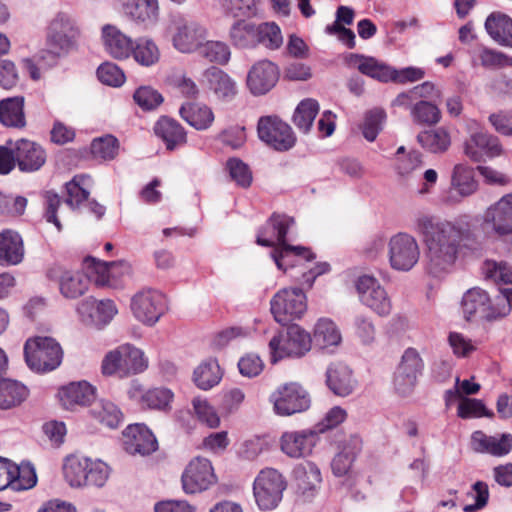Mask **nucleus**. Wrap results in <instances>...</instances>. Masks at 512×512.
I'll return each instance as SVG.
<instances>
[{
	"mask_svg": "<svg viewBox=\"0 0 512 512\" xmlns=\"http://www.w3.org/2000/svg\"><path fill=\"white\" fill-rule=\"evenodd\" d=\"M413 228L422 236L426 247V270L435 277L453 269L462 242L472 234L469 222L464 219L441 220L423 213L415 217Z\"/></svg>",
	"mask_w": 512,
	"mask_h": 512,
	"instance_id": "f257e3e1",
	"label": "nucleus"
},
{
	"mask_svg": "<svg viewBox=\"0 0 512 512\" xmlns=\"http://www.w3.org/2000/svg\"><path fill=\"white\" fill-rule=\"evenodd\" d=\"M294 224V220L286 215L273 214L263 228L258 232L256 242L258 245L276 248L271 256L278 269L287 272L289 268L302 266L305 262L315 258L307 248L288 245L285 237Z\"/></svg>",
	"mask_w": 512,
	"mask_h": 512,
	"instance_id": "f03ea898",
	"label": "nucleus"
},
{
	"mask_svg": "<svg viewBox=\"0 0 512 512\" xmlns=\"http://www.w3.org/2000/svg\"><path fill=\"white\" fill-rule=\"evenodd\" d=\"M148 366V357L142 349L133 344L124 343L104 355L101 372L104 376L124 379L143 373Z\"/></svg>",
	"mask_w": 512,
	"mask_h": 512,
	"instance_id": "7ed1b4c3",
	"label": "nucleus"
},
{
	"mask_svg": "<svg viewBox=\"0 0 512 512\" xmlns=\"http://www.w3.org/2000/svg\"><path fill=\"white\" fill-rule=\"evenodd\" d=\"M82 35L81 27L75 16L59 11L49 21L46 28L48 51L56 57L68 55L77 49Z\"/></svg>",
	"mask_w": 512,
	"mask_h": 512,
	"instance_id": "20e7f679",
	"label": "nucleus"
},
{
	"mask_svg": "<svg viewBox=\"0 0 512 512\" xmlns=\"http://www.w3.org/2000/svg\"><path fill=\"white\" fill-rule=\"evenodd\" d=\"M167 31L172 46L183 54L197 52L208 37V30L203 24L181 13L170 16Z\"/></svg>",
	"mask_w": 512,
	"mask_h": 512,
	"instance_id": "39448f33",
	"label": "nucleus"
},
{
	"mask_svg": "<svg viewBox=\"0 0 512 512\" xmlns=\"http://www.w3.org/2000/svg\"><path fill=\"white\" fill-rule=\"evenodd\" d=\"M25 360L35 372H49L62 362L63 351L60 344L51 337L29 338L24 346Z\"/></svg>",
	"mask_w": 512,
	"mask_h": 512,
	"instance_id": "423d86ee",
	"label": "nucleus"
},
{
	"mask_svg": "<svg viewBox=\"0 0 512 512\" xmlns=\"http://www.w3.org/2000/svg\"><path fill=\"white\" fill-rule=\"evenodd\" d=\"M311 335L298 325L290 326L285 333L275 335L269 342L271 362L303 357L311 349Z\"/></svg>",
	"mask_w": 512,
	"mask_h": 512,
	"instance_id": "0eeeda50",
	"label": "nucleus"
},
{
	"mask_svg": "<svg viewBox=\"0 0 512 512\" xmlns=\"http://www.w3.org/2000/svg\"><path fill=\"white\" fill-rule=\"evenodd\" d=\"M285 489V480L277 470H261L253 483V496L258 508L262 511L275 509L281 502Z\"/></svg>",
	"mask_w": 512,
	"mask_h": 512,
	"instance_id": "6e6552de",
	"label": "nucleus"
},
{
	"mask_svg": "<svg viewBox=\"0 0 512 512\" xmlns=\"http://www.w3.org/2000/svg\"><path fill=\"white\" fill-rule=\"evenodd\" d=\"M270 310L276 322L287 325L305 314L306 295L300 288H283L272 297Z\"/></svg>",
	"mask_w": 512,
	"mask_h": 512,
	"instance_id": "1a4fd4ad",
	"label": "nucleus"
},
{
	"mask_svg": "<svg viewBox=\"0 0 512 512\" xmlns=\"http://www.w3.org/2000/svg\"><path fill=\"white\" fill-rule=\"evenodd\" d=\"M274 412L279 416H291L307 410L310 397L297 382L285 383L277 387L269 397Z\"/></svg>",
	"mask_w": 512,
	"mask_h": 512,
	"instance_id": "9d476101",
	"label": "nucleus"
},
{
	"mask_svg": "<svg viewBox=\"0 0 512 512\" xmlns=\"http://www.w3.org/2000/svg\"><path fill=\"white\" fill-rule=\"evenodd\" d=\"M387 248L389 264L396 271H410L419 261V244L408 233L399 232L393 235L387 242Z\"/></svg>",
	"mask_w": 512,
	"mask_h": 512,
	"instance_id": "9b49d317",
	"label": "nucleus"
},
{
	"mask_svg": "<svg viewBox=\"0 0 512 512\" xmlns=\"http://www.w3.org/2000/svg\"><path fill=\"white\" fill-rule=\"evenodd\" d=\"M483 231L499 238L512 236V192L503 195L482 214Z\"/></svg>",
	"mask_w": 512,
	"mask_h": 512,
	"instance_id": "f8f14e48",
	"label": "nucleus"
},
{
	"mask_svg": "<svg viewBox=\"0 0 512 512\" xmlns=\"http://www.w3.org/2000/svg\"><path fill=\"white\" fill-rule=\"evenodd\" d=\"M469 137L464 142V153L474 162H480L487 157H497L503 152L498 137L479 128V123L471 120L468 123Z\"/></svg>",
	"mask_w": 512,
	"mask_h": 512,
	"instance_id": "ddd939ff",
	"label": "nucleus"
},
{
	"mask_svg": "<svg viewBox=\"0 0 512 512\" xmlns=\"http://www.w3.org/2000/svg\"><path fill=\"white\" fill-rule=\"evenodd\" d=\"M355 287L363 305L381 317L390 315L392 301L378 279L372 275L363 274L357 278Z\"/></svg>",
	"mask_w": 512,
	"mask_h": 512,
	"instance_id": "4468645a",
	"label": "nucleus"
},
{
	"mask_svg": "<svg viewBox=\"0 0 512 512\" xmlns=\"http://www.w3.org/2000/svg\"><path fill=\"white\" fill-rule=\"evenodd\" d=\"M257 131L260 140L277 151H287L296 143L292 128L276 116L261 117Z\"/></svg>",
	"mask_w": 512,
	"mask_h": 512,
	"instance_id": "2eb2a0df",
	"label": "nucleus"
},
{
	"mask_svg": "<svg viewBox=\"0 0 512 512\" xmlns=\"http://www.w3.org/2000/svg\"><path fill=\"white\" fill-rule=\"evenodd\" d=\"M424 362L415 348H407L394 373L393 384L401 396L409 395L416 386L418 377L422 374Z\"/></svg>",
	"mask_w": 512,
	"mask_h": 512,
	"instance_id": "dca6fc26",
	"label": "nucleus"
},
{
	"mask_svg": "<svg viewBox=\"0 0 512 512\" xmlns=\"http://www.w3.org/2000/svg\"><path fill=\"white\" fill-rule=\"evenodd\" d=\"M217 481L210 460L204 457H194L185 467L181 483L186 494H196L209 489Z\"/></svg>",
	"mask_w": 512,
	"mask_h": 512,
	"instance_id": "f3484780",
	"label": "nucleus"
},
{
	"mask_svg": "<svg viewBox=\"0 0 512 512\" xmlns=\"http://www.w3.org/2000/svg\"><path fill=\"white\" fill-rule=\"evenodd\" d=\"M131 309L139 321L154 325L167 310L166 297L158 290H142L133 296Z\"/></svg>",
	"mask_w": 512,
	"mask_h": 512,
	"instance_id": "a211bd4d",
	"label": "nucleus"
},
{
	"mask_svg": "<svg viewBox=\"0 0 512 512\" xmlns=\"http://www.w3.org/2000/svg\"><path fill=\"white\" fill-rule=\"evenodd\" d=\"M279 75L276 64L269 60H260L248 71L246 84L253 95H264L276 85Z\"/></svg>",
	"mask_w": 512,
	"mask_h": 512,
	"instance_id": "6ab92c4d",
	"label": "nucleus"
},
{
	"mask_svg": "<svg viewBox=\"0 0 512 512\" xmlns=\"http://www.w3.org/2000/svg\"><path fill=\"white\" fill-rule=\"evenodd\" d=\"M123 446L131 455H149L157 450L154 434L144 424H131L123 431Z\"/></svg>",
	"mask_w": 512,
	"mask_h": 512,
	"instance_id": "aec40b11",
	"label": "nucleus"
},
{
	"mask_svg": "<svg viewBox=\"0 0 512 512\" xmlns=\"http://www.w3.org/2000/svg\"><path fill=\"white\" fill-rule=\"evenodd\" d=\"M48 277L59 282L60 293L65 298L75 299L82 296L89 288L90 275L80 271L63 270L60 267L52 268Z\"/></svg>",
	"mask_w": 512,
	"mask_h": 512,
	"instance_id": "412c9836",
	"label": "nucleus"
},
{
	"mask_svg": "<svg viewBox=\"0 0 512 512\" xmlns=\"http://www.w3.org/2000/svg\"><path fill=\"white\" fill-rule=\"evenodd\" d=\"M462 310L467 320L474 316L487 320L497 318L496 304L492 305L487 292L480 288H472L464 294Z\"/></svg>",
	"mask_w": 512,
	"mask_h": 512,
	"instance_id": "4be33fe9",
	"label": "nucleus"
},
{
	"mask_svg": "<svg viewBox=\"0 0 512 512\" xmlns=\"http://www.w3.org/2000/svg\"><path fill=\"white\" fill-rule=\"evenodd\" d=\"M101 39L105 51L114 59L125 60L131 57L134 40L117 26L104 25L101 29Z\"/></svg>",
	"mask_w": 512,
	"mask_h": 512,
	"instance_id": "5701e85b",
	"label": "nucleus"
},
{
	"mask_svg": "<svg viewBox=\"0 0 512 512\" xmlns=\"http://www.w3.org/2000/svg\"><path fill=\"white\" fill-rule=\"evenodd\" d=\"M317 441V432L309 429L285 432L280 439L282 451L293 458L309 455Z\"/></svg>",
	"mask_w": 512,
	"mask_h": 512,
	"instance_id": "b1692460",
	"label": "nucleus"
},
{
	"mask_svg": "<svg viewBox=\"0 0 512 512\" xmlns=\"http://www.w3.org/2000/svg\"><path fill=\"white\" fill-rule=\"evenodd\" d=\"M14 157L19 169L23 172L37 171L46 162L45 150L38 143L28 139L16 141Z\"/></svg>",
	"mask_w": 512,
	"mask_h": 512,
	"instance_id": "393cba45",
	"label": "nucleus"
},
{
	"mask_svg": "<svg viewBox=\"0 0 512 512\" xmlns=\"http://www.w3.org/2000/svg\"><path fill=\"white\" fill-rule=\"evenodd\" d=\"M471 447L478 453L502 457L512 450V435L503 433L490 436L482 431H475L471 436Z\"/></svg>",
	"mask_w": 512,
	"mask_h": 512,
	"instance_id": "a878e982",
	"label": "nucleus"
},
{
	"mask_svg": "<svg viewBox=\"0 0 512 512\" xmlns=\"http://www.w3.org/2000/svg\"><path fill=\"white\" fill-rule=\"evenodd\" d=\"M203 78L209 90L221 101L229 102L238 93L236 81L218 67L212 66L206 69L203 73Z\"/></svg>",
	"mask_w": 512,
	"mask_h": 512,
	"instance_id": "bb28decb",
	"label": "nucleus"
},
{
	"mask_svg": "<svg viewBox=\"0 0 512 512\" xmlns=\"http://www.w3.org/2000/svg\"><path fill=\"white\" fill-rule=\"evenodd\" d=\"M326 385L337 396L351 394L356 386L352 370L344 363H331L326 370Z\"/></svg>",
	"mask_w": 512,
	"mask_h": 512,
	"instance_id": "cd10ccee",
	"label": "nucleus"
},
{
	"mask_svg": "<svg viewBox=\"0 0 512 512\" xmlns=\"http://www.w3.org/2000/svg\"><path fill=\"white\" fill-rule=\"evenodd\" d=\"M348 67L357 69L364 75L376 80L387 82L391 78V67L373 57L350 53L345 57Z\"/></svg>",
	"mask_w": 512,
	"mask_h": 512,
	"instance_id": "c85d7f7f",
	"label": "nucleus"
},
{
	"mask_svg": "<svg viewBox=\"0 0 512 512\" xmlns=\"http://www.w3.org/2000/svg\"><path fill=\"white\" fill-rule=\"evenodd\" d=\"M94 387L87 381L71 382L63 386L59 392V400L67 410L77 406H85L94 398Z\"/></svg>",
	"mask_w": 512,
	"mask_h": 512,
	"instance_id": "c756f323",
	"label": "nucleus"
},
{
	"mask_svg": "<svg viewBox=\"0 0 512 512\" xmlns=\"http://www.w3.org/2000/svg\"><path fill=\"white\" fill-rule=\"evenodd\" d=\"M24 257V244L20 234L13 230L0 232V265H17Z\"/></svg>",
	"mask_w": 512,
	"mask_h": 512,
	"instance_id": "7c9ffc66",
	"label": "nucleus"
},
{
	"mask_svg": "<svg viewBox=\"0 0 512 512\" xmlns=\"http://www.w3.org/2000/svg\"><path fill=\"white\" fill-rule=\"evenodd\" d=\"M123 12L134 21L154 23L159 16L158 0H118Z\"/></svg>",
	"mask_w": 512,
	"mask_h": 512,
	"instance_id": "2f4dec72",
	"label": "nucleus"
},
{
	"mask_svg": "<svg viewBox=\"0 0 512 512\" xmlns=\"http://www.w3.org/2000/svg\"><path fill=\"white\" fill-rule=\"evenodd\" d=\"M23 96L8 97L0 101V123L8 128L22 129L26 126Z\"/></svg>",
	"mask_w": 512,
	"mask_h": 512,
	"instance_id": "473e14b6",
	"label": "nucleus"
},
{
	"mask_svg": "<svg viewBox=\"0 0 512 512\" xmlns=\"http://www.w3.org/2000/svg\"><path fill=\"white\" fill-rule=\"evenodd\" d=\"M489 36L501 46L512 48V19L503 13H491L485 21Z\"/></svg>",
	"mask_w": 512,
	"mask_h": 512,
	"instance_id": "72a5a7b5",
	"label": "nucleus"
},
{
	"mask_svg": "<svg viewBox=\"0 0 512 512\" xmlns=\"http://www.w3.org/2000/svg\"><path fill=\"white\" fill-rule=\"evenodd\" d=\"M181 118L196 130H207L214 122L210 107L201 103H186L179 110Z\"/></svg>",
	"mask_w": 512,
	"mask_h": 512,
	"instance_id": "f704fd0d",
	"label": "nucleus"
},
{
	"mask_svg": "<svg viewBox=\"0 0 512 512\" xmlns=\"http://www.w3.org/2000/svg\"><path fill=\"white\" fill-rule=\"evenodd\" d=\"M228 36L236 48H254L257 46V24L246 20L235 21L229 29Z\"/></svg>",
	"mask_w": 512,
	"mask_h": 512,
	"instance_id": "c9c22d12",
	"label": "nucleus"
},
{
	"mask_svg": "<svg viewBox=\"0 0 512 512\" xmlns=\"http://www.w3.org/2000/svg\"><path fill=\"white\" fill-rule=\"evenodd\" d=\"M157 136L163 139L169 150L186 143V132L184 128L174 119L162 117L154 127Z\"/></svg>",
	"mask_w": 512,
	"mask_h": 512,
	"instance_id": "e433bc0d",
	"label": "nucleus"
},
{
	"mask_svg": "<svg viewBox=\"0 0 512 512\" xmlns=\"http://www.w3.org/2000/svg\"><path fill=\"white\" fill-rule=\"evenodd\" d=\"M417 142L431 153H444L451 145V135L446 128L437 127L420 132L417 135Z\"/></svg>",
	"mask_w": 512,
	"mask_h": 512,
	"instance_id": "4c0bfd02",
	"label": "nucleus"
},
{
	"mask_svg": "<svg viewBox=\"0 0 512 512\" xmlns=\"http://www.w3.org/2000/svg\"><path fill=\"white\" fill-rule=\"evenodd\" d=\"M313 340L322 349L338 346L342 336L337 325L329 318H320L313 330Z\"/></svg>",
	"mask_w": 512,
	"mask_h": 512,
	"instance_id": "58836bf2",
	"label": "nucleus"
},
{
	"mask_svg": "<svg viewBox=\"0 0 512 512\" xmlns=\"http://www.w3.org/2000/svg\"><path fill=\"white\" fill-rule=\"evenodd\" d=\"M222 379L220 366L215 359L203 361L193 373V380L198 388L209 390L217 385Z\"/></svg>",
	"mask_w": 512,
	"mask_h": 512,
	"instance_id": "ea45409f",
	"label": "nucleus"
},
{
	"mask_svg": "<svg viewBox=\"0 0 512 512\" xmlns=\"http://www.w3.org/2000/svg\"><path fill=\"white\" fill-rule=\"evenodd\" d=\"M359 450L360 447L357 438H353L347 444H345L341 451L334 456L331 462V469L333 474L337 477L347 475L352 468Z\"/></svg>",
	"mask_w": 512,
	"mask_h": 512,
	"instance_id": "a19ab883",
	"label": "nucleus"
},
{
	"mask_svg": "<svg viewBox=\"0 0 512 512\" xmlns=\"http://www.w3.org/2000/svg\"><path fill=\"white\" fill-rule=\"evenodd\" d=\"M133 59L141 66L150 67L160 59V50L157 44L149 37H139L133 42Z\"/></svg>",
	"mask_w": 512,
	"mask_h": 512,
	"instance_id": "79ce46f5",
	"label": "nucleus"
},
{
	"mask_svg": "<svg viewBox=\"0 0 512 512\" xmlns=\"http://www.w3.org/2000/svg\"><path fill=\"white\" fill-rule=\"evenodd\" d=\"M92 186V179L88 175H76L66 184V204L72 209L79 207L88 199L89 189Z\"/></svg>",
	"mask_w": 512,
	"mask_h": 512,
	"instance_id": "37998d69",
	"label": "nucleus"
},
{
	"mask_svg": "<svg viewBox=\"0 0 512 512\" xmlns=\"http://www.w3.org/2000/svg\"><path fill=\"white\" fill-rule=\"evenodd\" d=\"M441 91L430 81L423 82L407 92L400 93L392 102L394 106L408 107L414 100L440 97Z\"/></svg>",
	"mask_w": 512,
	"mask_h": 512,
	"instance_id": "c03bdc74",
	"label": "nucleus"
},
{
	"mask_svg": "<svg viewBox=\"0 0 512 512\" xmlns=\"http://www.w3.org/2000/svg\"><path fill=\"white\" fill-rule=\"evenodd\" d=\"M87 468V457L70 455L65 458L63 464V475L65 481L73 488H82L84 483V472Z\"/></svg>",
	"mask_w": 512,
	"mask_h": 512,
	"instance_id": "a18cd8bd",
	"label": "nucleus"
},
{
	"mask_svg": "<svg viewBox=\"0 0 512 512\" xmlns=\"http://www.w3.org/2000/svg\"><path fill=\"white\" fill-rule=\"evenodd\" d=\"M27 397L24 385L10 379L0 381V408L8 409L20 404Z\"/></svg>",
	"mask_w": 512,
	"mask_h": 512,
	"instance_id": "49530a36",
	"label": "nucleus"
},
{
	"mask_svg": "<svg viewBox=\"0 0 512 512\" xmlns=\"http://www.w3.org/2000/svg\"><path fill=\"white\" fill-rule=\"evenodd\" d=\"M318 112L319 104L315 99H304L295 109L293 123L299 130L307 133L310 130Z\"/></svg>",
	"mask_w": 512,
	"mask_h": 512,
	"instance_id": "de8ad7c7",
	"label": "nucleus"
},
{
	"mask_svg": "<svg viewBox=\"0 0 512 512\" xmlns=\"http://www.w3.org/2000/svg\"><path fill=\"white\" fill-rule=\"evenodd\" d=\"M452 187L461 196L466 197L473 194L477 190L473 169L463 164L456 165L452 174Z\"/></svg>",
	"mask_w": 512,
	"mask_h": 512,
	"instance_id": "09e8293b",
	"label": "nucleus"
},
{
	"mask_svg": "<svg viewBox=\"0 0 512 512\" xmlns=\"http://www.w3.org/2000/svg\"><path fill=\"white\" fill-rule=\"evenodd\" d=\"M410 116L416 124L435 125L441 120V111L435 104L421 100L410 106Z\"/></svg>",
	"mask_w": 512,
	"mask_h": 512,
	"instance_id": "8fccbe9b",
	"label": "nucleus"
},
{
	"mask_svg": "<svg viewBox=\"0 0 512 512\" xmlns=\"http://www.w3.org/2000/svg\"><path fill=\"white\" fill-rule=\"evenodd\" d=\"M92 416L109 428H116L122 420V412L111 401L100 400L91 409Z\"/></svg>",
	"mask_w": 512,
	"mask_h": 512,
	"instance_id": "3c124183",
	"label": "nucleus"
},
{
	"mask_svg": "<svg viewBox=\"0 0 512 512\" xmlns=\"http://www.w3.org/2000/svg\"><path fill=\"white\" fill-rule=\"evenodd\" d=\"M197 52L209 62L219 65H226L231 58L230 47L222 41L206 39Z\"/></svg>",
	"mask_w": 512,
	"mask_h": 512,
	"instance_id": "603ef678",
	"label": "nucleus"
},
{
	"mask_svg": "<svg viewBox=\"0 0 512 512\" xmlns=\"http://www.w3.org/2000/svg\"><path fill=\"white\" fill-rule=\"evenodd\" d=\"M297 485L303 491L312 490L321 482L319 468L311 462H305L294 469Z\"/></svg>",
	"mask_w": 512,
	"mask_h": 512,
	"instance_id": "864d4df0",
	"label": "nucleus"
},
{
	"mask_svg": "<svg viewBox=\"0 0 512 512\" xmlns=\"http://www.w3.org/2000/svg\"><path fill=\"white\" fill-rule=\"evenodd\" d=\"M474 53L480 64L487 69L512 66V57L500 51L487 47H479Z\"/></svg>",
	"mask_w": 512,
	"mask_h": 512,
	"instance_id": "5fc2aeb1",
	"label": "nucleus"
},
{
	"mask_svg": "<svg viewBox=\"0 0 512 512\" xmlns=\"http://www.w3.org/2000/svg\"><path fill=\"white\" fill-rule=\"evenodd\" d=\"M37 483L35 468L31 463H21L16 465V470L12 471L11 486L14 490H28Z\"/></svg>",
	"mask_w": 512,
	"mask_h": 512,
	"instance_id": "6e6d98bb",
	"label": "nucleus"
},
{
	"mask_svg": "<svg viewBox=\"0 0 512 512\" xmlns=\"http://www.w3.org/2000/svg\"><path fill=\"white\" fill-rule=\"evenodd\" d=\"M283 43L280 28L273 22L257 25V45L262 44L266 48L275 50Z\"/></svg>",
	"mask_w": 512,
	"mask_h": 512,
	"instance_id": "4d7b16f0",
	"label": "nucleus"
},
{
	"mask_svg": "<svg viewBox=\"0 0 512 512\" xmlns=\"http://www.w3.org/2000/svg\"><path fill=\"white\" fill-rule=\"evenodd\" d=\"M483 272L495 283L512 284V266L505 261L486 260Z\"/></svg>",
	"mask_w": 512,
	"mask_h": 512,
	"instance_id": "13d9d810",
	"label": "nucleus"
},
{
	"mask_svg": "<svg viewBox=\"0 0 512 512\" xmlns=\"http://www.w3.org/2000/svg\"><path fill=\"white\" fill-rule=\"evenodd\" d=\"M193 411L197 419L210 428H217L220 425V418L210 403L201 397L192 400Z\"/></svg>",
	"mask_w": 512,
	"mask_h": 512,
	"instance_id": "bf43d9fd",
	"label": "nucleus"
},
{
	"mask_svg": "<svg viewBox=\"0 0 512 512\" xmlns=\"http://www.w3.org/2000/svg\"><path fill=\"white\" fill-rule=\"evenodd\" d=\"M85 265L91 270V273L95 274V284L97 286H108L111 285V277H114V268H116V262H101L96 261L94 258H88L85 260Z\"/></svg>",
	"mask_w": 512,
	"mask_h": 512,
	"instance_id": "052dcab7",
	"label": "nucleus"
},
{
	"mask_svg": "<svg viewBox=\"0 0 512 512\" xmlns=\"http://www.w3.org/2000/svg\"><path fill=\"white\" fill-rule=\"evenodd\" d=\"M173 396L172 391L167 388H153L142 395V404L151 409L164 410L169 407Z\"/></svg>",
	"mask_w": 512,
	"mask_h": 512,
	"instance_id": "680f3d73",
	"label": "nucleus"
},
{
	"mask_svg": "<svg viewBox=\"0 0 512 512\" xmlns=\"http://www.w3.org/2000/svg\"><path fill=\"white\" fill-rule=\"evenodd\" d=\"M422 166V155L417 151H411L407 155L399 156L395 169L401 178L412 177Z\"/></svg>",
	"mask_w": 512,
	"mask_h": 512,
	"instance_id": "e2e57ef3",
	"label": "nucleus"
},
{
	"mask_svg": "<svg viewBox=\"0 0 512 512\" xmlns=\"http://www.w3.org/2000/svg\"><path fill=\"white\" fill-rule=\"evenodd\" d=\"M91 153L95 158L111 160L118 153V140L111 135L94 139L91 143Z\"/></svg>",
	"mask_w": 512,
	"mask_h": 512,
	"instance_id": "0e129e2a",
	"label": "nucleus"
},
{
	"mask_svg": "<svg viewBox=\"0 0 512 512\" xmlns=\"http://www.w3.org/2000/svg\"><path fill=\"white\" fill-rule=\"evenodd\" d=\"M385 118V112L379 109L369 111L366 114L362 126V134L367 141L373 142L377 138L379 132L382 130Z\"/></svg>",
	"mask_w": 512,
	"mask_h": 512,
	"instance_id": "69168bd1",
	"label": "nucleus"
},
{
	"mask_svg": "<svg viewBox=\"0 0 512 512\" xmlns=\"http://www.w3.org/2000/svg\"><path fill=\"white\" fill-rule=\"evenodd\" d=\"M27 206V199L22 196L0 192V215H22Z\"/></svg>",
	"mask_w": 512,
	"mask_h": 512,
	"instance_id": "338daca9",
	"label": "nucleus"
},
{
	"mask_svg": "<svg viewBox=\"0 0 512 512\" xmlns=\"http://www.w3.org/2000/svg\"><path fill=\"white\" fill-rule=\"evenodd\" d=\"M98 79L105 85L119 87L125 82L124 72L114 63L105 62L97 69Z\"/></svg>",
	"mask_w": 512,
	"mask_h": 512,
	"instance_id": "774afa93",
	"label": "nucleus"
}]
</instances>
